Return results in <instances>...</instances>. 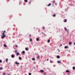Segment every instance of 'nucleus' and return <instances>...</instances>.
I'll use <instances>...</instances> for the list:
<instances>
[{
	"label": "nucleus",
	"instance_id": "nucleus-1",
	"mask_svg": "<svg viewBox=\"0 0 75 75\" xmlns=\"http://www.w3.org/2000/svg\"><path fill=\"white\" fill-rule=\"evenodd\" d=\"M6 37V35H4L3 36H2V37H1V38H5Z\"/></svg>",
	"mask_w": 75,
	"mask_h": 75
},
{
	"label": "nucleus",
	"instance_id": "nucleus-2",
	"mask_svg": "<svg viewBox=\"0 0 75 75\" xmlns=\"http://www.w3.org/2000/svg\"><path fill=\"white\" fill-rule=\"evenodd\" d=\"M66 73L68 72V73H70V71L68 70H67L66 71Z\"/></svg>",
	"mask_w": 75,
	"mask_h": 75
},
{
	"label": "nucleus",
	"instance_id": "nucleus-3",
	"mask_svg": "<svg viewBox=\"0 0 75 75\" xmlns=\"http://www.w3.org/2000/svg\"><path fill=\"white\" fill-rule=\"evenodd\" d=\"M14 57H15V56H14V54H12L11 56V57H12V58H14Z\"/></svg>",
	"mask_w": 75,
	"mask_h": 75
},
{
	"label": "nucleus",
	"instance_id": "nucleus-4",
	"mask_svg": "<svg viewBox=\"0 0 75 75\" xmlns=\"http://www.w3.org/2000/svg\"><path fill=\"white\" fill-rule=\"evenodd\" d=\"M68 47H69L68 46H65L64 47V48H68Z\"/></svg>",
	"mask_w": 75,
	"mask_h": 75
},
{
	"label": "nucleus",
	"instance_id": "nucleus-5",
	"mask_svg": "<svg viewBox=\"0 0 75 75\" xmlns=\"http://www.w3.org/2000/svg\"><path fill=\"white\" fill-rule=\"evenodd\" d=\"M25 50H26V51H28V50L29 49H28V48L27 47H26L25 48Z\"/></svg>",
	"mask_w": 75,
	"mask_h": 75
},
{
	"label": "nucleus",
	"instance_id": "nucleus-6",
	"mask_svg": "<svg viewBox=\"0 0 75 75\" xmlns=\"http://www.w3.org/2000/svg\"><path fill=\"white\" fill-rule=\"evenodd\" d=\"M8 59H6V63L8 62Z\"/></svg>",
	"mask_w": 75,
	"mask_h": 75
},
{
	"label": "nucleus",
	"instance_id": "nucleus-7",
	"mask_svg": "<svg viewBox=\"0 0 75 75\" xmlns=\"http://www.w3.org/2000/svg\"><path fill=\"white\" fill-rule=\"evenodd\" d=\"M40 72H44V71H43V70H40Z\"/></svg>",
	"mask_w": 75,
	"mask_h": 75
},
{
	"label": "nucleus",
	"instance_id": "nucleus-8",
	"mask_svg": "<svg viewBox=\"0 0 75 75\" xmlns=\"http://www.w3.org/2000/svg\"><path fill=\"white\" fill-rule=\"evenodd\" d=\"M50 42V40L49 39H48L47 40V42H48V43H49V42Z\"/></svg>",
	"mask_w": 75,
	"mask_h": 75
},
{
	"label": "nucleus",
	"instance_id": "nucleus-9",
	"mask_svg": "<svg viewBox=\"0 0 75 75\" xmlns=\"http://www.w3.org/2000/svg\"><path fill=\"white\" fill-rule=\"evenodd\" d=\"M4 46L5 47H7V45L6 44H4Z\"/></svg>",
	"mask_w": 75,
	"mask_h": 75
},
{
	"label": "nucleus",
	"instance_id": "nucleus-10",
	"mask_svg": "<svg viewBox=\"0 0 75 75\" xmlns=\"http://www.w3.org/2000/svg\"><path fill=\"white\" fill-rule=\"evenodd\" d=\"M71 44H72V42H69V45H71Z\"/></svg>",
	"mask_w": 75,
	"mask_h": 75
},
{
	"label": "nucleus",
	"instance_id": "nucleus-11",
	"mask_svg": "<svg viewBox=\"0 0 75 75\" xmlns=\"http://www.w3.org/2000/svg\"><path fill=\"white\" fill-rule=\"evenodd\" d=\"M60 62H61V61H59L57 62V63H58V64H59Z\"/></svg>",
	"mask_w": 75,
	"mask_h": 75
},
{
	"label": "nucleus",
	"instance_id": "nucleus-12",
	"mask_svg": "<svg viewBox=\"0 0 75 75\" xmlns=\"http://www.w3.org/2000/svg\"><path fill=\"white\" fill-rule=\"evenodd\" d=\"M15 64H19V63H18L17 62H15Z\"/></svg>",
	"mask_w": 75,
	"mask_h": 75
},
{
	"label": "nucleus",
	"instance_id": "nucleus-13",
	"mask_svg": "<svg viewBox=\"0 0 75 75\" xmlns=\"http://www.w3.org/2000/svg\"><path fill=\"white\" fill-rule=\"evenodd\" d=\"M51 3H50L48 5H47V6H51Z\"/></svg>",
	"mask_w": 75,
	"mask_h": 75
},
{
	"label": "nucleus",
	"instance_id": "nucleus-14",
	"mask_svg": "<svg viewBox=\"0 0 75 75\" xmlns=\"http://www.w3.org/2000/svg\"><path fill=\"white\" fill-rule=\"evenodd\" d=\"M38 40H39V38H37L36 39V40L37 41H38Z\"/></svg>",
	"mask_w": 75,
	"mask_h": 75
},
{
	"label": "nucleus",
	"instance_id": "nucleus-15",
	"mask_svg": "<svg viewBox=\"0 0 75 75\" xmlns=\"http://www.w3.org/2000/svg\"><path fill=\"white\" fill-rule=\"evenodd\" d=\"M19 53L18 52H17V53L16 54V55L18 56V55H19Z\"/></svg>",
	"mask_w": 75,
	"mask_h": 75
},
{
	"label": "nucleus",
	"instance_id": "nucleus-16",
	"mask_svg": "<svg viewBox=\"0 0 75 75\" xmlns=\"http://www.w3.org/2000/svg\"><path fill=\"white\" fill-rule=\"evenodd\" d=\"M57 58H59L60 57H59V56H57Z\"/></svg>",
	"mask_w": 75,
	"mask_h": 75
},
{
	"label": "nucleus",
	"instance_id": "nucleus-17",
	"mask_svg": "<svg viewBox=\"0 0 75 75\" xmlns=\"http://www.w3.org/2000/svg\"><path fill=\"white\" fill-rule=\"evenodd\" d=\"M37 58L38 59H40V56H38Z\"/></svg>",
	"mask_w": 75,
	"mask_h": 75
},
{
	"label": "nucleus",
	"instance_id": "nucleus-18",
	"mask_svg": "<svg viewBox=\"0 0 75 75\" xmlns=\"http://www.w3.org/2000/svg\"><path fill=\"white\" fill-rule=\"evenodd\" d=\"M32 59V60H33V61H35V59L33 58Z\"/></svg>",
	"mask_w": 75,
	"mask_h": 75
},
{
	"label": "nucleus",
	"instance_id": "nucleus-19",
	"mask_svg": "<svg viewBox=\"0 0 75 75\" xmlns=\"http://www.w3.org/2000/svg\"><path fill=\"white\" fill-rule=\"evenodd\" d=\"M3 69V68L1 67L0 68V70H2Z\"/></svg>",
	"mask_w": 75,
	"mask_h": 75
},
{
	"label": "nucleus",
	"instance_id": "nucleus-20",
	"mask_svg": "<svg viewBox=\"0 0 75 75\" xmlns=\"http://www.w3.org/2000/svg\"><path fill=\"white\" fill-rule=\"evenodd\" d=\"M19 59H20V60H21V57H19Z\"/></svg>",
	"mask_w": 75,
	"mask_h": 75
},
{
	"label": "nucleus",
	"instance_id": "nucleus-21",
	"mask_svg": "<svg viewBox=\"0 0 75 75\" xmlns=\"http://www.w3.org/2000/svg\"><path fill=\"white\" fill-rule=\"evenodd\" d=\"M64 22H67V20L65 19V20H64Z\"/></svg>",
	"mask_w": 75,
	"mask_h": 75
},
{
	"label": "nucleus",
	"instance_id": "nucleus-22",
	"mask_svg": "<svg viewBox=\"0 0 75 75\" xmlns=\"http://www.w3.org/2000/svg\"><path fill=\"white\" fill-rule=\"evenodd\" d=\"M67 33H69V30H67Z\"/></svg>",
	"mask_w": 75,
	"mask_h": 75
},
{
	"label": "nucleus",
	"instance_id": "nucleus-23",
	"mask_svg": "<svg viewBox=\"0 0 75 75\" xmlns=\"http://www.w3.org/2000/svg\"><path fill=\"white\" fill-rule=\"evenodd\" d=\"M75 69V67H73V70H74V69Z\"/></svg>",
	"mask_w": 75,
	"mask_h": 75
},
{
	"label": "nucleus",
	"instance_id": "nucleus-24",
	"mask_svg": "<svg viewBox=\"0 0 75 75\" xmlns=\"http://www.w3.org/2000/svg\"><path fill=\"white\" fill-rule=\"evenodd\" d=\"M4 35V33H3L1 35V36H2V35Z\"/></svg>",
	"mask_w": 75,
	"mask_h": 75
},
{
	"label": "nucleus",
	"instance_id": "nucleus-25",
	"mask_svg": "<svg viewBox=\"0 0 75 75\" xmlns=\"http://www.w3.org/2000/svg\"><path fill=\"white\" fill-rule=\"evenodd\" d=\"M30 41H32V39L31 38L30 39Z\"/></svg>",
	"mask_w": 75,
	"mask_h": 75
},
{
	"label": "nucleus",
	"instance_id": "nucleus-26",
	"mask_svg": "<svg viewBox=\"0 0 75 75\" xmlns=\"http://www.w3.org/2000/svg\"><path fill=\"white\" fill-rule=\"evenodd\" d=\"M64 29H65V30H66V31H67V28H66V27H64Z\"/></svg>",
	"mask_w": 75,
	"mask_h": 75
},
{
	"label": "nucleus",
	"instance_id": "nucleus-27",
	"mask_svg": "<svg viewBox=\"0 0 75 75\" xmlns=\"http://www.w3.org/2000/svg\"><path fill=\"white\" fill-rule=\"evenodd\" d=\"M22 52H23V54H25V51H23Z\"/></svg>",
	"mask_w": 75,
	"mask_h": 75
},
{
	"label": "nucleus",
	"instance_id": "nucleus-28",
	"mask_svg": "<svg viewBox=\"0 0 75 75\" xmlns=\"http://www.w3.org/2000/svg\"><path fill=\"white\" fill-rule=\"evenodd\" d=\"M57 50L59 52H60V50H59V49H57Z\"/></svg>",
	"mask_w": 75,
	"mask_h": 75
},
{
	"label": "nucleus",
	"instance_id": "nucleus-29",
	"mask_svg": "<svg viewBox=\"0 0 75 75\" xmlns=\"http://www.w3.org/2000/svg\"><path fill=\"white\" fill-rule=\"evenodd\" d=\"M2 62L1 60H0V63H1Z\"/></svg>",
	"mask_w": 75,
	"mask_h": 75
},
{
	"label": "nucleus",
	"instance_id": "nucleus-30",
	"mask_svg": "<svg viewBox=\"0 0 75 75\" xmlns=\"http://www.w3.org/2000/svg\"><path fill=\"white\" fill-rule=\"evenodd\" d=\"M53 3H55V1H52Z\"/></svg>",
	"mask_w": 75,
	"mask_h": 75
},
{
	"label": "nucleus",
	"instance_id": "nucleus-31",
	"mask_svg": "<svg viewBox=\"0 0 75 75\" xmlns=\"http://www.w3.org/2000/svg\"><path fill=\"white\" fill-rule=\"evenodd\" d=\"M55 14H54V15H53V17H55Z\"/></svg>",
	"mask_w": 75,
	"mask_h": 75
},
{
	"label": "nucleus",
	"instance_id": "nucleus-32",
	"mask_svg": "<svg viewBox=\"0 0 75 75\" xmlns=\"http://www.w3.org/2000/svg\"><path fill=\"white\" fill-rule=\"evenodd\" d=\"M24 1H25V2H27V0H24Z\"/></svg>",
	"mask_w": 75,
	"mask_h": 75
},
{
	"label": "nucleus",
	"instance_id": "nucleus-33",
	"mask_svg": "<svg viewBox=\"0 0 75 75\" xmlns=\"http://www.w3.org/2000/svg\"><path fill=\"white\" fill-rule=\"evenodd\" d=\"M3 33H6V31L4 30V32L3 31H2Z\"/></svg>",
	"mask_w": 75,
	"mask_h": 75
},
{
	"label": "nucleus",
	"instance_id": "nucleus-34",
	"mask_svg": "<svg viewBox=\"0 0 75 75\" xmlns=\"http://www.w3.org/2000/svg\"><path fill=\"white\" fill-rule=\"evenodd\" d=\"M33 68L34 69H35V67H33Z\"/></svg>",
	"mask_w": 75,
	"mask_h": 75
},
{
	"label": "nucleus",
	"instance_id": "nucleus-35",
	"mask_svg": "<svg viewBox=\"0 0 75 75\" xmlns=\"http://www.w3.org/2000/svg\"><path fill=\"white\" fill-rule=\"evenodd\" d=\"M29 75H31V73H29Z\"/></svg>",
	"mask_w": 75,
	"mask_h": 75
},
{
	"label": "nucleus",
	"instance_id": "nucleus-36",
	"mask_svg": "<svg viewBox=\"0 0 75 75\" xmlns=\"http://www.w3.org/2000/svg\"><path fill=\"white\" fill-rule=\"evenodd\" d=\"M16 47H18V46H17V45H16Z\"/></svg>",
	"mask_w": 75,
	"mask_h": 75
},
{
	"label": "nucleus",
	"instance_id": "nucleus-37",
	"mask_svg": "<svg viewBox=\"0 0 75 75\" xmlns=\"http://www.w3.org/2000/svg\"><path fill=\"white\" fill-rule=\"evenodd\" d=\"M3 75H5V73H3Z\"/></svg>",
	"mask_w": 75,
	"mask_h": 75
},
{
	"label": "nucleus",
	"instance_id": "nucleus-38",
	"mask_svg": "<svg viewBox=\"0 0 75 75\" xmlns=\"http://www.w3.org/2000/svg\"><path fill=\"white\" fill-rule=\"evenodd\" d=\"M43 29H44L45 28L44 27H43Z\"/></svg>",
	"mask_w": 75,
	"mask_h": 75
},
{
	"label": "nucleus",
	"instance_id": "nucleus-39",
	"mask_svg": "<svg viewBox=\"0 0 75 75\" xmlns=\"http://www.w3.org/2000/svg\"><path fill=\"white\" fill-rule=\"evenodd\" d=\"M17 52V50H15V52Z\"/></svg>",
	"mask_w": 75,
	"mask_h": 75
},
{
	"label": "nucleus",
	"instance_id": "nucleus-40",
	"mask_svg": "<svg viewBox=\"0 0 75 75\" xmlns=\"http://www.w3.org/2000/svg\"><path fill=\"white\" fill-rule=\"evenodd\" d=\"M74 45H75V42L74 43Z\"/></svg>",
	"mask_w": 75,
	"mask_h": 75
},
{
	"label": "nucleus",
	"instance_id": "nucleus-41",
	"mask_svg": "<svg viewBox=\"0 0 75 75\" xmlns=\"http://www.w3.org/2000/svg\"><path fill=\"white\" fill-rule=\"evenodd\" d=\"M62 44L60 45V46H62Z\"/></svg>",
	"mask_w": 75,
	"mask_h": 75
},
{
	"label": "nucleus",
	"instance_id": "nucleus-42",
	"mask_svg": "<svg viewBox=\"0 0 75 75\" xmlns=\"http://www.w3.org/2000/svg\"><path fill=\"white\" fill-rule=\"evenodd\" d=\"M51 62V63H52V62Z\"/></svg>",
	"mask_w": 75,
	"mask_h": 75
},
{
	"label": "nucleus",
	"instance_id": "nucleus-43",
	"mask_svg": "<svg viewBox=\"0 0 75 75\" xmlns=\"http://www.w3.org/2000/svg\"><path fill=\"white\" fill-rule=\"evenodd\" d=\"M47 61H48V59H47Z\"/></svg>",
	"mask_w": 75,
	"mask_h": 75
},
{
	"label": "nucleus",
	"instance_id": "nucleus-44",
	"mask_svg": "<svg viewBox=\"0 0 75 75\" xmlns=\"http://www.w3.org/2000/svg\"><path fill=\"white\" fill-rule=\"evenodd\" d=\"M65 11H67V9H65Z\"/></svg>",
	"mask_w": 75,
	"mask_h": 75
},
{
	"label": "nucleus",
	"instance_id": "nucleus-45",
	"mask_svg": "<svg viewBox=\"0 0 75 75\" xmlns=\"http://www.w3.org/2000/svg\"><path fill=\"white\" fill-rule=\"evenodd\" d=\"M30 3V2H29V3Z\"/></svg>",
	"mask_w": 75,
	"mask_h": 75
},
{
	"label": "nucleus",
	"instance_id": "nucleus-46",
	"mask_svg": "<svg viewBox=\"0 0 75 75\" xmlns=\"http://www.w3.org/2000/svg\"><path fill=\"white\" fill-rule=\"evenodd\" d=\"M8 75H10V74H8Z\"/></svg>",
	"mask_w": 75,
	"mask_h": 75
},
{
	"label": "nucleus",
	"instance_id": "nucleus-47",
	"mask_svg": "<svg viewBox=\"0 0 75 75\" xmlns=\"http://www.w3.org/2000/svg\"><path fill=\"white\" fill-rule=\"evenodd\" d=\"M44 75H45V74H44Z\"/></svg>",
	"mask_w": 75,
	"mask_h": 75
},
{
	"label": "nucleus",
	"instance_id": "nucleus-48",
	"mask_svg": "<svg viewBox=\"0 0 75 75\" xmlns=\"http://www.w3.org/2000/svg\"><path fill=\"white\" fill-rule=\"evenodd\" d=\"M21 67H22V66H21Z\"/></svg>",
	"mask_w": 75,
	"mask_h": 75
},
{
	"label": "nucleus",
	"instance_id": "nucleus-49",
	"mask_svg": "<svg viewBox=\"0 0 75 75\" xmlns=\"http://www.w3.org/2000/svg\"><path fill=\"white\" fill-rule=\"evenodd\" d=\"M56 5H57V4H56Z\"/></svg>",
	"mask_w": 75,
	"mask_h": 75
},
{
	"label": "nucleus",
	"instance_id": "nucleus-50",
	"mask_svg": "<svg viewBox=\"0 0 75 75\" xmlns=\"http://www.w3.org/2000/svg\"><path fill=\"white\" fill-rule=\"evenodd\" d=\"M30 35V36H31V35Z\"/></svg>",
	"mask_w": 75,
	"mask_h": 75
}]
</instances>
